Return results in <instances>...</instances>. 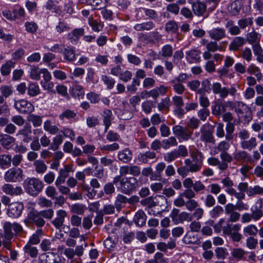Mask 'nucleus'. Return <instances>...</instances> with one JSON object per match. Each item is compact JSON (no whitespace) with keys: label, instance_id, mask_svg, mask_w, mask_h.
Wrapping results in <instances>:
<instances>
[{"label":"nucleus","instance_id":"nucleus-1","mask_svg":"<svg viewBox=\"0 0 263 263\" xmlns=\"http://www.w3.org/2000/svg\"><path fill=\"white\" fill-rule=\"evenodd\" d=\"M262 199L259 198L250 209L251 213H245L241 215L242 223H249L251 221H257L263 216Z\"/></svg>","mask_w":263,"mask_h":263},{"label":"nucleus","instance_id":"nucleus-2","mask_svg":"<svg viewBox=\"0 0 263 263\" xmlns=\"http://www.w3.org/2000/svg\"><path fill=\"white\" fill-rule=\"evenodd\" d=\"M139 187V181L135 177L122 178L120 184L117 186L118 191L125 195L132 194Z\"/></svg>","mask_w":263,"mask_h":263},{"label":"nucleus","instance_id":"nucleus-3","mask_svg":"<svg viewBox=\"0 0 263 263\" xmlns=\"http://www.w3.org/2000/svg\"><path fill=\"white\" fill-rule=\"evenodd\" d=\"M212 89L214 95H219L221 99L227 98L229 95L234 96L237 92L234 86H231L230 88L225 86L222 87L219 82L213 83L212 85Z\"/></svg>","mask_w":263,"mask_h":263},{"label":"nucleus","instance_id":"nucleus-4","mask_svg":"<svg viewBox=\"0 0 263 263\" xmlns=\"http://www.w3.org/2000/svg\"><path fill=\"white\" fill-rule=\"evenodd\" d=\"M25 187L27 192L33 195L42 191L43 188V183L36 178H27L25 180Z\"/></svg>","mask_w":263,"mask_h":263},{"label":"nucleus","instance_id":"nucleus-5","mask_svg":"<svg viewBox=\"0 0 263 263\" xmlns=\"http://www.w3.org/2000/svg\"><path fill=\"white\" fill-rule=\"evenodd\" d=\"M222 117L223 121L227 122L226 127V139L227 140L232 141L234 138L233 133L235 129L234 124L231 122L233 120L232 114L229 111L225 112L222 115Z\"/></svg>","mask_w":263,"mask_h":263},{"label":"nucleus","instance_id":"nucleus-6","mask_svg":"<svg viewBox=\"0 0 263 263\" xmlns=\"http://www.w3.org/2000/svg\"><path fill=\"white\" fill-rule=\"evenodd\" d=\"M200 132L201 133L200 141L212 144L215 143L213 129L209 123L202 125L200 128Z\"/></svg>","mask_w":263,"mask_h":263},{"label":"nucleus","instance_id":"nucleus-7","mask_svg":"<svg viewBox=\"0 0 263 263\" xmlns=\"http://www.w3.org/2000/svg\"><path fill=\"white\" fill-rule=\"evenodd\" d=\"M14 107L19 113L22 114L29 115L34 110V105L24 99L15 101Z\"/></svg>","mask_w":263,"mask_h":263},{"label":"nucleus","instance_id":"nucleus-8","mask_svg":"<svg viewBox=\"0 0 263 263\" xmlns=\"http://www.w3.org/2000/svg\"><path fill=\"white\" fill-rule=\"evenodd\" d=\"M23 171L20 168L12 167L6 171L4 178L6 182H16L23 179Z\"/></svg>","mask_w":263,"mask_h":263},{"label":"nucleus","instance_id":"nucleus-9","mask_svg":"<svg viewBox=\"0 0 263 263\" xmlns=\"http://www.w3.org/2000/svg\"><path fill=\"white\" fill-rule=\"evenodd\" d=\"M173 134L178 138H180L183 141L189 140L193 134V132L187 127L181 125H175L173 127Z\"/></svg>","mask_w":263,"mask_h":263},{"label":"nucleus","instance_id":"nucleus-10","mask_svg":"<svg viewBox=\"0 0 263 263\" xmlns=\"http://www.w3.org/2000/svg\"><path fill=\"white\" fill-rule=\"evenodd\" d=\"M28 221L36 227H43L45 224V221L39 212L32 210L30 211L27 216Z\"/></svg>","mask_w":263,"mask_h":263},{"label":"nucleus","instance_id":"nucleus-11","mask_svg":"<svg viewBox=\"0 0 263 263\" xmlns=\"http://www.w3.org/2000/svg\"><path fill=\"white\" fill-rule=\"evenodd\" d=\"M24 209V205L21 202H14L8 205V215L12 218H17L21 216Z\"/></svg>","mask_w":263,"mask_h":263},{"label":"nucleus","instance_id":"nucleus-12","mask_svg":"<svg viewBox=\"0 0 263 263\" xmlns=\"http://www.w3.org/2000/svg\"><path fill=\"white\" fill-rule=\"evenodd\" d=\"M2 191L7 195L11 196H17L23 193V190L20 186H14L12 184L5 183L2 186Z\"/></svg>","mask_w":263,"mask_h":263},{"label":"nucleus","instance_id":"nucleus-13","mask_svg":"<svg viewBox=\"0 0 263 263\" xmlns=\"http://www.w3.org/2000/svg\"><path fill=\"white\" fill-rule=\"evenodd\" d=\"M189 3L192 4L193 11L196 15L202 16L205 13L206 6L205 3L198 1L192 3L189 1Z\"/></svg>","mask_w":263,"mask_h":263},{"label":"nucleus","instance_id":"nucleus-14","mask_svg":"<svg viewBox=\"0 0 263 263\" xmlns=\"http://www.w3.org/2000/svg\"><path fill=\"white\" fill-rule=\"evenodd\" d=\"M201 51L197 49H192L185 52L186 61L190 63H198L201 61Z\"/></svg>","mask_w":263,"mask_h":263},{"label":"nucleus","instance_id":"nucleus-15","mask_svg":"<svg viewBox=\"0 0 263 263\" xmlns=\"http://www.w3.org/2000/svg\"><path fill=\"white\" fill-rule=\"evenodd\" d=\"M31 133V126L29 124L27 123L23 126L22 129L19 130L17 136H22L23 141L28 143L32 140Z\"/></svg>","mask_w":263,"mask_h":263},{"label":"nucleus","instance_id":"nucleus-16","mask_svg":"<svg viewBox=\"0 0 263 263\" xmlns=\"http://www.w3.org/2000/svg\"><path fill=\"white\" fill-rule=\"evenodd\" d=\"M209 36L215 41H219L226 36V32L222 28H214L208 31Z\"/></svg>","mask_w":263,"mask_h":263},{"label":"nucleus","instance_id":"nucleus-17","mask_svg":"<svg viewBox=\"0 0 263 263\" xmlns=\"http://www.w3.org/2000/svg\"><path fill=\"white\" fill-rule=\"evenodd\" d=\"M57 217L52 221V224L58 229H60L64 224V219L67 216V212L63 210H58L56 213Z\"/></svg>","mask_w":263,"mask_h":263},{"label":"nucleus","instance_id":"nucleus-18","mask_svg":"<svg viewBox=\"0 0 263 263\" xmlns=\"http://www.w3.org/2000/svg\"><path fill=\"white\" fill-rule=\"evenodd\" d=\"M117 158L119 161L125 163H128L133 158V152L128 148H124L118 152Z\"/></svg>","mask_w":263,"mask_h":263},{"label":"nucleus","instance_id":"nucleus-19","mask_svg":"<svg viewBox=\"0 0 263 263\" xmlns=\"http://www.w3.org/2000/svg\"><path fill=\"white\" fill-rule=\"evenodd\" d=\"M234 159L240 163L249 162L251 161V156L246 151H238L233 154Z\"/></svg>","mask_w":263,"mask_h":263},{"label":"nucleus","instance_id":"nucleus-20","mask_svg":"<svg viewBox=\"0 0 263 263\" xmlns=\"http://www.w3.org/2000/svg\"><path fill=\"white\" fill-rule=\"evenodd\" d=\"M168 89L167 87L164 85H160L159 87H156L154 89L148 91H146L145 93H147L148 97H151L154 99H157L160 95H165Z\"/></svg>","mask_w":263,"mask_h":263},{"label":"nucleus","instance_id":"nucleus-21","mask_svg":"<svg viewBox=\"0 0 263 263\" xmlns=\"http://www.w3.org/2000/svg\"><path fill=\"white\" fill-rule=\"evenodd\" d=\"M184 162L189 172L191 173L199 172L202 166V163L193 161L189 158L185 159Z\"/></svg>","mask_w":263,"mask_h":263},{"label":"nucleus","instance_id":"nucleus-22","mask_svg":"<svg viewBox=\"0 0 263 263\" xmlns=\"http://www.w3.org/2000/svg\"><path fill=\"white\" fill-rule=\"evenodd\" d=\"M245 39L241 36L235 37L229 45L230 51H236L241 48L245 44Z\"/></svg>","mask_w":263,"mask_h":263},{"label":"nucleus","instance_id":"nucleus-23","mask_svg":"<svg viewBox=\"0 0 263 263\" xmlns=\"http://www.w3.org/2000/svg\"><path fill=\"white\" fill-rule=\"evenodd\" d=\"M83 28L74 29L71 32L68 34V39L72 44H76L79 41L80 36L84 34Z\"/></svg>","mask_w":263,"mask_h":263},{"label":"nucleus","instance_id":"nucleus-24","mask_svg":"<svg viewBox=\"0 0 263 263\" xmlns=\"http://www.w3.org/2000/svg\"><path fill=\"white\" fill-rule=\"evenodd\" d=\"M240 145L242 149L251 151L257 146L256 139L255 137H251L249 139L240 141Z\"/></svg>","mask_w":263,"mask_h":263},{"label":"nucleus","instance_id":"nucleus-25","mask_svg":"<svg viewBox=\"0 0 263 263\" xmlns=\"http://www.w3.org/2000/svg\"><path fill=\"white\" fill-rule=\"evenodd\" d=\"M155 26V24L153 22L148 21L135 24L134 29L137 31H149Z\"/></svg>","mask_w":263,"mask_h":263},{"label":"nucleus","instance_id":"nucleus-26","mask_svg":"<svg viewBox=\"0 0 263 263\" xmlns=\"http://www.w3.org/2000/svg\"><path fill=\"white\" fill-rule=\"evenodd\" d=\"M134 220L137 226L142 227L146 223V216L143 211L139 210L136 213Z\"/></svg>","mask_w":263,"mask_h":263},{"label":"nucleus","instance_id":"nucleus-27","mask_svg":"<svg viewBox=\"0 0 263 263\" xmlns=\"http://www.w3.org/2000/svg\"><path fill=\"white\" fill-rule=\"evenodd\" d=\"M231 256L237 260H243L246 259L245 255L247 252L241 248H234L231 250Z\"/></svg>","mask_w":263,"mask_h":263},{"label":"nucleus","instance_id":"nucleus-28","mask_svg":"<svg viewBox=\"0 0 263 263\" xmlns=\"http://www.w3.org/2000/svg\"><path fill=\"white\" fill-rule=\"evenodd\" d=\"M212 113L214 115L219 117L226 111V106L222 102H216L212 106Z\"/></svg>","mask_w":263,"mask_h":263},{"label":"nucleus","instance_id":"nucleus-29","mask_svg":"<svg viewBox=\"0 0 263 263\" xmlns=\"http://www.w3.org/2000/svg\"><path fill=\"white\" fill-rule=\"evenodd\" d=\"M12 225L9 222H5L3 225L4 233L2 237L6 240H10L13 237L12 232Z\"/></svg>","mask_w":263,"mask_h":263},{"label":"nucleus","instance_id":"nucleus-30","mask_svg":"<svg viewBox=\"0 0 263 263\" xmlns=\"http://www.w3.org/2000/svg\"><path fill=\"white\" fill-rule=\"evenodd\" d=\"M208 163L212 166H218V168L221 171L227 170L228 167V164L225 163H221V161L218 158L211 157L208 159Z\"/></svg>","mask_w":263,"mask_h":263},{"label":"nucleus","instance_id":"nucleus-31","mask_svg":"<svg viewBox=\"0 0 263 263\" xmlns=\"http://www.w3.org/2000/svg\"><path fill=\"white\" fill-rule=\"evenodd\" d=\"M156 157V153L151 151H147L143 153H140L138 156L139 161L143 163H147L149 160L154 159Z\"/></svg>","mask_w":263,"mask_h":263},{"label":"nucleus","instance_id":"nucleus-32","mask_svg":"<svg viewBox=\"0 0 263 263\" xmlns=\"http://www.w3.org/2000/svg\"><path fill=\"white\" fill-rule=\"evenodd\" d=\"M15 139L8 135L0 136V143L6 149H10L11 144L14 143Z\"/></svg>","mask_w":263,"mask_h":263},{"label":"nucleus","instance_id":"nucleus-33","mask_svg":"<svg viewBox=\"0 0 263 263\" xmlns=\"http://www.w3.org/2000/svg\"><path fill=\"white\" fill-rule=\"evenodd\" d=\"M27 120L32 123L34 127H37L42 124V117L30 113L27 117Z\"/></svg>","mask_w":263,"mask_h":263},{"label":"nucleus","instance_id":"nucleus-34","mask_svg":"<svg viewBox=\"0 0 263 263\" xmlns=\"http://www.w3.org/2000/svg\"><path fill=\"white\" fill-rule=\"evenodd\" d=\"M63 54L64 60L68 62H72L76 59V52L74 48L72 47H67L65 48Z\"/></svg>","mask_w":263,"mask_h":263},{"label":"nucleus","instance_id":"nucleus-35","mask_svg":"<svg viewBox=\"0 0 263 263\" xmlns=\"http://www.w3.org/2000/svg\"><path fill=\"white\" fill-rule=\"evenodd\" d=\"M28 95L33 97L37 96L41 92V90L39 85L34 82H30L28 86Z\"/></svg>","mask_w":263,"mask_h":263},{"label":"nucleus","instance_id":"nucleus-36","mask_svg":"<svg viewBox=\"0 0 263 263\" xmlns=\"http://www.w3.org/2000/svg\"><path fill=\"white\" fill-rule=\"evenodd\" d=\"M229 140H223L220 141L215 148L214 154H217L218 152L221 153L227 152L230 147V143Z\"/></svg>","mask_w":263,"mask_h":263},{"label":"nucleus","instance_id":"nucleus-37","mask_svg":"<svg viewBox=\"0 0 263 263\" xmlns=\"http://www.w3.org/2000/svg\"><path fill=\"white\" fill-rule=\"evenodd\" d=\"M127 203V197L121 194L117 195L115 202V205L117 209L120 210L124 207Z\"/></svg>","mask_w":263,"mask_h":263},{"label":"nucleus","instance_id":"nucleus-38","mask_svg":"<svg viewBox=\"0 0 263 263\" xmlns=\"http://www.w3.org/2000/svg\"><path fill=\"white\" fill-rule=\"evenodd\" d=\"M173 52V49L172 45L166 44L163 46L161 51L159 52V55L164 58H168L172 56Z\"/></svg>","mask_w":263,"mask_h":263},{"label":"nucleus","instance_id":"nucleus-39","mask_svg":"<svg viewBox=\"0 0 263 263\" xmlns=\"http://www.w3.org/2000/svg\"><path fill=\"white\" fill-rule=\"evenodd\" d=\"M11 156L10 155L2 154L0 155V166L5 169L9 167L11 164Z\"/></svg>","mask_w":263,"mask_h":263},{"label":"nucleus","instance_id":"nucleus-40","mask_svg":"<svg viewBox=\"0 0 263 263\" xmlns=\"http://www.w3.org/2000/svg\"><path fill=\"white\" fill-rule=\"evenodd\" d=\"M71 95L74 98H83L85 92L83 87L79 85H74L71 88Z\"/></svg>","mask_w":263,"mask_h":263},{"label":"nucleus","instance_id":"nucleus-41","mask_svg":"<svg viewBox=\"0 0 263 263\" xmlns=\"http://www.w3.org/2000/svg\"><path fill=\"white\" fill-rule=\"evenodd\" d=\"M33 166H34L35 171L38 174H42L44 173L47 169V166L44 161L41 160H35L33 162Z\"/></svg>","mask_w":263,"mask_h":263},{"label":"nucleus","instance_id":"nucleus-42","mask_svg":"<svg viewBox=\"0 0 263 263\" xmlns=\"http://www.w3.org/2000/svg\"><path fill=\"white\" fill-rule=\"evenodd\" d=\"M178 142L176 138L173 136L162 141V147L164 149H167L171 146H176Z\"/></svg>","mask_w":263,"mask_h":263},{"label":"nucleus","instance_id":"nucleus-43","mask_svg":"<svg viewBox=\"0 0 263 263\" xmlns=\"http://www.w3.org/2000/svg\"><path fill=\"white\" fill-rule=\"evenodd\" d=\"M43 127L45 131L52 135L57 134L59 130L57 126L51 125V121L49 120L44 122Z\"/></svg>","mask_w":263,"mask_h":263},{"label":"nucleus","instance_id":"nucleus-44","mask_svg":"<svg viewBox=\"0 0 263 263\" xmlns=\"http://www.w3.org/2000/svg\"><path fill=\"white\" fill-rule=\"evenodd\" d=\"M88 24L92 28V29L97 32L101 31L104 27V24L103 23L98 22L97 20L91 18H89Z\"/></svg>","mask_w":263,"mask_h":263},{"label":"nucleus","instance_id":"nucleus-45","mask_svg":"<svg viewBox=\"0 0 263 263\" xmlns=\"http://www.w3.org/2000/svg\"><path fill=\"white\" fill-rule=\"evenodd\" d=\"M215 253L218 259H224L229 255L228 249L224 247H217L215 250Z\"/></svg>","mask_w":263,"mask_h":263},{"label":"nucleus","instance_id":"nucleus-46","mask_svg":"<svg viewBox=\"0 0 263 263\" xmlns=\"http://www.w3.org/2000/svg\"><path fill=\"white\" fill-rule=\"evenodd\" d=\"M24 250L25 253L29 255L32 258H35L37 256L38 250L36 247H33L29 243H27L25 246Z\"/></svg>","mask_w":263,"mask_h":263},{"label":"nucleus","instance_id":"nucleus-47","mask_svg":"<svg viewBox=\"0 0 263 263\" xmlns=\"http://www.w3.org/2000/svg\"><path fill=\"white\" fill-rule=\"evenodd\" d=\"M170 105V99L169 97H165L161 99V101L158 104L157 107L159 111H162L166 110H169Z\"/></svg>","mask_w":263,"mask_h":263},{"label":"nucleus","instance_id":"nucleus-48","mask_svg":"<svg viewBox=\"0 0 263 263\" xmlns=\"http://www.w3.org/2000/svg\"><path fill=\"white\" fill-rule=\"evenodd\" d=\"M241 8V3L239 1L236 0L231 3L229 8V12L232 15H235L239 13Z\"/></svg>","mask_w":263,"mask_h":263},{"label":"nucleus","instance_id":"nucleus-49","mask_svg":"<svg viewBox=\"0 0 263 263\" xmlns=\"http://www.w3.org/2000/svg\"><path fill=\"white\" fill-rule=\"evenodd\" d=\"M41 85L44 90L50 94H55V90L54 89V84L53 82L49 81L47 82H41Z\"/></svg>","mask_w":263,"mask_h":263},{"label":"nucleus","instance_id":"nucleus-50","mask_svg":"<svg viewBox=\"0 0 263 263\" xmlns=\"http://www.w3.org/2000/svg\"><path fill=\"white\" fill-rule=\"evenodd\" d=\"M258 230L254 224H250L245 227L243 230V234L245 236H255Z\"/></svg>","mask_w":263,"mask_h":263},{"label":"nucleus","instance_id":"nucleus-51","mask_svg":"<svg viewBox=\"0 0 263 263\" xmlns=\"http://www.w3.org/2000/svg\"><path fill=\"white\" fill-rule=\"evenodd\" d=\"M25 12L24 9L20 6H15L13 9V16L15 19H22L24 18Z\"/></svg>","mask_w":263,"mask_h":263},{"label":"nucleus","instance_id":"nucleus-52","mask_svg":"<svg viewBox=\"0 0 263 263\" xmlns=\"http://www.w3.org/2000/svg\"><path fill=\"white\" fill-rule=\"evenodd\" d=\"M63 141V137L61 135H58L55 136L53 139L52 143L50 145V149L53 151H56L59 148L60 145L62 143Z\"/></svg>","mask_w":263,"mask_h":263},{"label":"nucleus","instance_id":"nucleus-53","mask_svg":"<svg viewBox=\"0 0 263 263\" xmlns=\"http://www.w3.org/2000/svg\"><path fill=\"white\" fill-rule=\"evenodd\" d=\"M247 40L250 44H256L259 42L260 37L259 34L253 30L247 34Z\"/></svg>","mask_w":263,"mask_h":263},{"label":"nucleus","instance_id":"nucleus-54","mask_svg":"<svg viewBox=\"0 0 263 263\" xmlns=\"http://www.w3.org/2000/svg\"><path fill=\"white\" fill-rule=\"evenodd\" d=\"M57 4L58 2L57 1L48 0L45 7L46 9L50 10L52 12L59 13L60 10Z\"/></svg>","mask_w":263,"mask_h":263},{"label":"nucleus","instance_id":"nucleus-55","mask_svg":"<svg viewBox=\"0 0 263 263\" xmlns=\"http://www.w3.org/2000/svg\"><path fill=\"white\" fill-rule=\"evenodd\" d=\"M140 9L149 18L156 20L159 18L158 14L153 9L146 8H141Z\"/></svg>","mask_w":263,"mask_h":263},{"label":"nucleus","instance_id":"nucleus-56","mask_svg":"<svg viewBox=\"0 0 263 263\" xmlns=\"http://www.w3.org/2000/svg\"><path fill=\"white\" fill-rule=\"evenodd\" d=\"M0 91L1 96L7 98L12 95L13 90L11 86L3 85L0 87Z\"/></svg>","mask_w":263,"mask_h":263},{"label":"nucleus","instance_id":"nucleus-57","mask_svg":"<svg viewBox=\"0 0 263 263\" xmlns=\"http://www.w3.org/2000/svg\"><path fill=\"white\" fill-rule=\"evenodd\" d=\"M85 210V206L80 203L73 204L71 207V212L78 215H83Z\"/></svg>","mask_w":263,"mask_h":263},{"label":"nucleus","instance_id":"nucleus-58","mask_svg":"<svg viewBox=\"0 0 263 263\" xmlns=\"http://www.w3.org/2000/svg\"><path fill=\"white\" fill-rule=\"evenodd\" d=\"M165 30L167 32L176 33L178 30V26L175 21H170L165 24Z\"/></svg>","mask_w":263,"mask_h":263},{"label":"nucleus","instance_id":"nucleus-59","mask_svg":"<svg viewBox=\"0 0 263 263\" xmlns=\"http://www.w3.org/2000/svg\"><path fill=\"white\" fill-rule=\"evenodd\" d=\"M170 83L172 85L173 89L177 94L181 95L184 92L185 90V87L181 83L175 82L173 80H172Z\"/></svg>","mask_w":263,"mask_h":263},{"label":"nucleus","instance_id":"nucleus-60","mask_svg":"<svg viewBox=\"0 0 263 263\" xmlns=\"http://www.w3.org/2000/svg\"><path fill=\"white\" fill-rule=\"evenodd\" d=\"M185 244H193L197 241V237L192 232H187L182 239Z\"/></svg>","mask_w":263,"mask_h":263},{"label":"nucleus","instance_id":"nucleus-61","mask_svg":"<svg viewBox=\"0 0 263 263\" xmlns=\"http://www.w3.org/2000/svg\"><path fill=\"white\" fill-rule=\"evenodd\" d=\"M77 114L73 110L67 109L59 115V119L61 120H63L65 118L67 119H70L75 118Z\"/></svg>","mask_w":263,"mask_h":263},{"label":"nucleus","instance_id":"nucleus-62","mask_svg":"<svg viewBox=\"0 0 263 263\" xmlns=\"http://www.w3.org/2000/svg\"><path fill=\"white\" fill-rule=\"evenodd\" d=\"M216 200L212 194H208L205 196L204 204L206 208H210L215 205Z\"/></svg>","mask_w":263,"mask_h":263},{"label":"nucleus","instance_id":"nucleus-63","mask_svg":"<svg viewBox=\"0 0 263 263\" xmlns=\"http://www.w3.org/2000/svg\"><path fill=\"white\" fill-rule=\"evenodd\" d=\"M70 172H73L72 166L66 164L64 166L63 168L60 169L59 175L66 178L69 176V173Z\"/></svg>","mask_w":263,"mask_h":263},{"label":"nucleus","instance_id":"nucleus-64","mask_svg":"<svg viewBox=\"0 0 263 263\" xmlns=\"http://www.w3.org/2000/svg\"><path fill=\"white\" fill-rule=\"evenodd\" d=\"M41 69L37 66L33 67L30 72V78L34 80H39L41 78Z\"/></svg>","mask_w":263,"mask_h":263}]
</instances>
